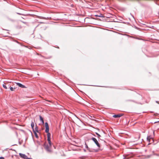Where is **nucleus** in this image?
Returning a JSON list of instances; mask_svg holds the SVG:
<instances>
[{
    "mask_svg": "<svg viewBox=\"0 0 159 159\" xmlns=\"http://www.w3.org/2000/svg\"><path fill=\"white\" fill-rule=\"evenodd\" d=\"M45 132L47 134V138L50 137L51 134L49 132V128L48 123L46 122L45 123Z\"/></svg>",
    "mask_w": 159,
    "mask_h": 159,
    "instance_id": "f257e3e1",
    "label": "nucleus"
},
{
    "mask_svg": "<svg viewBox=\"0 0 159 159\" xmlns=\"http://www.w3.org/2000/svg\"><path fill=\"white\" fill-rule=\"evenodd\" d=\"M43 146L46 151L48 152H51L52 151L51 149V147H50L46 142L44 143L43 144Z\"/></svg>",
    "mask_w": 159,
    "mask_h": 159,
    "instance_id": "f03ea898",
    "label": "nucleus"
},
{
    "mask_svg": "<svg viewBox=\"0 0 159 159\" xmlns=\"http://www.w3.org/2000/svg\"><path fill=\"white\" fill-rule=\"evenodd\" d=\"M91 139L92 140L94 143L95 144L98 148H100L101 145L99 143L98 141L95 138L92 137Z\"/></svg>",
    "mask_w": 159,
    "mask_h": 159,
    "instance_id": "7ed1b4c3",
    "label": "nucleus"
},
{
    "mask_svg": "<svg viewBox=\"0 0 159 159\" xmlns=\"http://www.w3.org/2000/svg\"><path fill=\"white\" fill-rule=\"evenodd\" d=\"M16 84L18 85L19 87L22 88H26V87L25 85L22 84L21 83L18 82H15Z\"/></svg>",
    "mask_w": 159,
    "mask_h": 159,
    "instance_id": "20e7f679",
    "label": "nucleus"
},
{
    "mask_svg": "<svg viewBox=\"0 0 159 159\" xmlns=\"http://www.w3.org/2000/svg\"><path fill=\"white\" fill-rule=\"evenodd\" d=\"M124 115L123 114H115L113 115L112 117L114 118H119Z\"/></svg>",
    "mask_w": 159,
    "mask_h": 159,
    "instance_id": "39448f33",
    "label": "nucleus"
},
{
    "mask_svg": "<svg viewBox=\"0 0 159 159\" xmlns=\"http://www.w3.org/2000/svg\"><path fill=\"white\" fill-rule=\"evenodd\" d=\"M20 156L22 158L24 159H26L27 156L24 154H23L21 153H19Z\"/></svg>",
    "mask_w": 159,
    "mask_h": 159,
    "instance_id": "423d86ee",
    "label": "nucleus"
},
{
    "mask_svg": "<svg viewBox=\"0 0 159 159\" xmlns=\"http://www.w3.org/2000/svg\"><path fill=\"white\" fill-rule=\"evenodd\" d=\"M32 130L33 132H36L39 133V130L38 129V127L36 124L35 125V128H34L32 129Z\"/></svg>",
    "mask_w": 159,
    "mask_h": 159,
    "instance_id": "0eeeda50",
    "label": "nucleus"
},
{
    "mask_svg": "<svg viewBox=\"0 0 159 159\" xmlns=\"http://www.w3.org/2000/svg\"><path fill=\"white\" fill-rule=\"evenodd\" d=\"M39 120L41 122L42 124L43 125L45 124L43 117L41 115H39Z\"/></svg>",
    "mask_w": 159,
    "mask_h": 159,
    "instance_id": "6e6552de",
    "label": "nucleus"
},
{
    "mask_svg": "<svg viewBox=\"0 0 159 159\" xmlns=\"http://www.w3.org/2000/svg\"><path fill=\"white\" fill-rule=\"evenodd\" d=\"M94 16L96 17H105V16L103 15L102 14L100 13L99 15H95Z\"/></svg>",
    "mask_w": 159,
    "mask_h": 159,
    "instance_id": "1a4fd4ad",
    "label": "nucleus"
},
{
    "mask_svg": "<svg viewBox=\"0 0 159 159\" xmlns=\"http://www.w3.org/2000/svg\"><path fill=\"white\" fill-rule=\"evenodd\" d=\"M125 102H132L136 103H137V102H136L135 100H131V99H128V100H125Z\"/></svg>",
    "mask_w": 159,
    "mask_h": 159,
    "instance_id": "9d476101",
    "label": "nucleus"
},
{
    "mask_svg": "<svg viewBox=\"0 0 159 159\" xmlns=\"http://www.w3.org/2000/svg\"><path fill=\"white\" fill-rule=\"evenodd\" d=\"M152 138L151 137V135L148 136L147 138V141L149 143L150 142V139Z\"/></svg>",
    "mask_w": 159,
    "mask_h": 159,
    "instance_id": "9b49d317",
    "label": "nucleus"
},
{
    "mask_svg": "<svg viewBox=\"0 0 159 159\" xmlns=\"http://www.w3.org/2000/svg\"><path fill=\"white\" fill-rule=\"evenodd\" d=\"M16 88H16L15 87H11V86H10L9 89H10V90L11 91H13L14 90V89H15Z\"/></svg>",
    "mask_w": 159,
    "mask_h": 159,
    "instance_id": "f8f14e48",
    "label": "nucleus"
},
{
    "mask_svg": "<svg viewBox=\"0 0 159 159\" xmlns=\"http://www.w3.org/2000/svg\"><path fill=\"white\" fill-rule=\"evenodd\" d=\"M34 124L33 122H32L31 124V126L32 129H33L34 128Z\"/></svg>",
    "mask_w": 159,
    "mask_h": 159,
    "instance_id": "ddd939ff",
    "label": "nucleus"
},
{
    "mask_svg": "<svg viewBox=\"0 0 159 159\" xmlns=\"http://www.w3.org/2000/svg\"><path fill=\"white\" fill-rule=\"evenodd\" d=\"M87 149L89 152H94V151H93L91 148H90L89 147L87 148Z\"/></svg>",
    "mask_w": 159,
    "mask_h": 159,
    "instance_id": "4468645a",
    "label": "nucleus"
},
{
    "mask_svg": "<svg viewBox=\"0 0 159 159\" xmlns=\"http://www.w3.org/2000/svg\"><path fill=\"white\" fill-rule=\"evenodd\" d=\"M2 87L5 89H7V87L6 84L4 83V84H2Z\"/></svg>",
    "mask_w": 159,
    "mask_h": 159,
    "instance_id": "2eb2a0df",
    "label": "nucleus"
},
{
    "mask_svg": "<svg viewBox=\"0 0 159 159\" xmlns=\"http://www.w3.org/2000/svg\"><path fill=\"white\" fill-rule=\"evenodd\" d=\"M33 133L34 134V135H35L36 138L38 139L39 138V136L37 134V132H34Z\"/></svg>",
    "mask_w": 159,
    "mask_h": 159,
    "instance_id": "dca6fc26",
    "label": "nucleus"
},
{
    "mask_svg": "<svg viewBox=\"0 0 159 159\" xmlns=\"http://www.w3.org/2000/svg\"><path fill=\"white\" fill-rule=\"evenodd\" d=\"M48 146H50V147H52V145L53 144L51 141H48Z\"/></svg>",
    "mask_w": 159,
    "mask_h": 159,
    "instance_id": "f3484780",
    "label": "nucleus"
},
{
    "mask_svg": "<svg viewBox=\"0 0 159 159\" xmlns=\"http://www.w3.org/2000/svg\"><path fill=\"white\" fill-rule=\"evenodd\" d=\"M95 134H96V135L97 136V137L99 138V137H101V136L100 134H99L97 132H95Z\"/></svg>",
    "mask_w": 159,
    "mask_h": 159,
    "instance_id": "a211bd4d",
    "label": "nucleus"
},
{
    "mask_svg": "<svg viewBox=\"0 0 159 159\" xmlns=\"http://www.w3.org/2000/svg\"><path fill=\"white\" fill-rule=\"evenodd\" d=\"M40 19H45V20H48V17H42V16H40Z\"/></svg>",
    "mask_w": 159,
    "mask_h": 159,
    "instance_id": "6ab92c4d",
    "label": "nucleus"
},
{
    "mask_svg": "<svg viewBox=\"0 0 159 159\" xmlns=\"http://www.w3.org/2000/svg\"><path fill=\"white\" fill-rule=\"evenodd\" d=\"M91 86H98V87H105V88H110V87H109L108 86H100L93 85H91Z\"/></svg>",
    "mask_w": 159,
    "mask_h": 159,
    "instance_id": "aec40b11",
    "label": "nucleus"
},
{
    "mask_svg": "<svg viewBox=\"0 0 159 159\" xmlns=\"http://www.w3.org/2000/svg\"><path fill=\"white\" fill-rule=\"evenodd\" d=\"M5 84L7 87V89H8V88L9 89L11 86L10 85L9 83H7Z\"/></svg>",
    "mask_w": 159,
    "mask_h": 159,
    "instance_id": "412c9836",
    "label": "nucleus"
},
{
    "mask_svg": "<svg viewBox=\"0 0 159 159\" xmlns=\"http://www.w3.org/2000/svg\"><path fill=\"white\" fill-rule=\"evenodd\" d=\"M134 27L135 29H137L138 30H140V28H139V27H137V26H135V25H134Z\"/></svg>",
    "mask_w": 159,
    "mask_h": 159,
    "instance_id": "4be33fe9",
    "label": "nucleus"
},
{
    "mask_svg": "<svg viewBox=\"0 0 159 159\" xmlns=\"http://www.w3.org/2000/svg\"><path fill=\"white\" fill-rule=\"evenodd\" d=\"M51 138L50 137H48L47 138V140L48 142V141H51Z\"/></svg>",
    "mask_w": 159,
    "mask_h": 159,
    "instance_id": "5701e85b",
    "label": "nucleus"
},
{
    "mask_svg": "<svg viewBox=\"0 0 159 159\" xmlns=\"http://www.w3.org/2000/svg\"><path fill=\"white\" fill-rule=\"evenodd\" d=\"M85 148L87 149V148H88L89 147L88 146V145L87 144V143H86V142H85Z\"/></svg>",
    "mask_w": 159,
    "mask_h": 159,
    "instance_id": "b1692460",
    "label": "nucleus"
},
{
    "mask_svg": "<svg viewBox=\"0 0 159 159\" xmlns=\"http://www.w3.org/2000/svg\"><path fill=\"white\" fill-rule=\"evenodd\" d=\"M93 151H94V152H98V149H93Z\"/></svg>",
    "mask_w": 159,
    "mask_h": 159,
    "instance_id": "393cba45",
    "label": "nucleus"
},
{
    "mask_svg": "<svg viewBox=\"0 0 159 159\" xmlns=\"http://www.w3.org/2000/svg\"><path fill=\"white\" fill-rule=\"evenodd\" d=\"M16 13L18 14V15H24V14H21V13H18V12H17Z\"/></svg>",
    "mask_w": 159,
    "mask_h": 159,
    "instance_id": "a878e982",
    "label": "nucleus"
},
{
    "mask_svg": "<svg viewBox=\"0 0 159 159\" xmlns=\"http://www.w3.org/2000/svg\"><path fill=\"white\" fill-rule=\"evenodd\" d=\"M123 156L124 157L123 159H128V158H126L124 155H123Z\"/></svg>",
    "mask_w": 159,
    "mask_h": 159,
    "instance_id": "bb28decb",
    "label": "nucleus"
},
{
    "mask_svg": "<svg viewBox=\"0 0 159 159\" xmlns=\"http://www.w3.org/2000/svg\"><path fill=\"white\" fill-rule=\"evenodd\" d=\"M22 141L21 142V141H19L18 143L19 144L21 145L22 144Z\"/></svg>",
    "mask_w": 159,
    "mask_h": 159,
    "instance_id": "cd10ccee",
    "label": "nucleus"
},
{
    "mask_svg": "<svg viewBox=\"0 0 159 159\" xmlns=\"http://www.w3.org/2000/svg\"><path fill=\"white\" fill-rule=\"evenodd\" d=\"M99 139H100V140H102V141H103V142H104V143H106V141H105V140H102V139H98V141H99Z\"/></svg>",
    "mask_w": 159,
    "mask_h": 159,
    "instance_id": "c85d7f7f",
    "label": "nucleus"
},
{
    "mask_svg": "<svg viewBox=\"0 0 159 159\" xmlns=\"http://www.w3.org/2000/svg\"><path fill=\"white\" fill-rule=\"evenodd\" d=\"M0 159H5L4 157H0Z\"/></svg>",
    "mask_w": 159,
    "mask_h": 159,
    "instance_id": "c756f323",
    "label": "nucleus"
},
{
    "mask_svg": "<svg viewBox=\"0 0 159 159\" xmlns=\"http://www.w3.org/2000/svg\"><path fill=\"white\" fill-rule=\"evenodd\" d=\"M26 159H33L32 158H29L28 157H27L26 158Z\"/></svg>",
    "mask_w": 159,
    "mask_h": 159,
    "instance_id": "7c9ffc66",
    "label": "nucleus"
},
{
    "mask_svg": "<svg viewBox=\"0 0 159 159\" xmlns=\"http://www.w3.org/2000/svg\"><path fill=\"white\" fill-rule=\"evenodd\" d=\"M126 24H127V25H131L130 23L129 22H126Z\"/></svg>",
    "mask_w": 159,
    "mask_h": 159,
    "instance_id": "2f4dec72",
    "label": "nucleus"
},
{
    "mask_svg": "<svg viewBox=\"0 0 159 159\" xmlns=\"http://www.w3.org/2000/svg\"><path fill=\"white\" fill-rule=\"evenodd\" d=\"M157 103H158V104H159V101H155Z\"/></svg>",
    "mask_w": 159,
    "mask_h": 159,
    "instance_id": "473e14b6",
    "label": "nucleus"
},
{
    "mask_svg": "<svg viewBox=\"0 0 159 159\" xmlns=\"http://www.w3.org/2000/svg\"><path fill=\"white\" fill-rule=\"evenodd\" d=\"M20 131H22L23 133H24L25 132V131L23 129H20Z\"/></svg>",
    "mask_w": 159,
    "mask_h": 159,
    "instance_id": "72a5a7b5",
    "label": "nucleus"
},
{
    "mask_svg": "<svg viewBox=\"0 0 159 159\" xmlns=\"http://www.w3.org/2000/svg\"><path fill=\"white\" fill-rule=\"evenodd\" d=\"M151 156V155H148L147 156V157L148 158H149Z\"/></svg>",
    "mask_w": 159,
    "mask_h": 159,
    "instance_id": "f704fd0d",
    "label": "nucleus"
},
{
    "mask_svg": "<svg viewBox=\"0 0 159 159\" xmlns=\"http://www.w3.org/2000/svg\"><path fill=\"white\" fill-rule=\"evenodd\" d=\"M11 150H12V151H16V150H15V149H12V148H11L10 149Z\"/></svg>",
    "mask_w": 159,
    "mask_h": 159,
    "instance_id": "c9c22d12",
    "label": "nucleus"
},
{
    "mask_svg": "<svg viewBox=\"0 0 159 159\" xmlns=\"http://www.w3.org/2000/svg\"><path fill=\"white\" fill-rule=\"evenodd\" d=\"M154 26H151V28H152V29H153V28H154Z\"/></svg>",
    "mask_w": 159,
    "mask_h": 159,
    "instance_id": "e433bc0d",
    "label": "nucleus"
},
{
    "mask_svg": "<svg viewBox=\"0 0 159 159\" xmlns=\"http://www.w3.org/2000/svg\"><path fill=\"white\" fill-rule=\"evenodd\" d=\"M71 7H74V5H73V4H71Z\"/></svg>",
    "mask_w": 159,
    "mask_h": 159,
    "instance_id": "4c0bfd02",
    "label": "nucleus"
},
{
    "mask_svg": "<svg viewBox=\"0 0 159 159\" xmlns=\"http://www.w3.org/2000/svg\"><path fill=\"white\" fill-rule=\"evenodd\" d=\"M154 155H156L157 156H159V155L158 154H155Z\"/></svg>",
    "mask_w": 159,
    "mask_h": 159,
    "instance_id": "58836bf2",
    "label": "nucleus"
},
{
    "mask_svg": "<svg viewBox=\"0 0 159 159\" xmlns=\"http://www.w3.org/2000/svg\"><path fill=\"white\" fill-rule=\"evenodd\" d=\"M40 130H39V133H38L39 134H41V132H40Z\"/></svg>",
    "mask_w": 159,
    "mask_h": 159,
    "instance_id": "ea45409f",
    "label": "nucleus"
},
{
    "mask_svg": "<svg viewBox=\"0 0 159 159\" xmlns=\"http://www.w3.org/2000/svg\"><path fill=\"white\" fill-rule=\"evenodd\" d=\"M83 150H84V152H86V150L85 149H83Z\"/></svg>",
    "mask_w": 159,
    "mask_h": 159,
    "instance_id": "a19ab883",
    "label": "nucleus"
},
{
    "mask_svg": "<svg viewBox=\"0 0 159 159\" xmlns=\"http://www.w3.org/2000/svg\"><path fill=\"white\" fill-rule=\"evenodd\" d=\"M130 15H131V16H132V17L134 19V17L133 15H132L130 13Z\"/></svg>",
    "mask_w": 159,
    "mask_h": 159,
    "instance_id": "79ce46f5",
    "label": "nucleus"
},
{
    "mask_svg": "<svg viewBox=\"0 0 159 159\" xmlns=\"http://www.w3.org/2000/svg\"><path fill=\"white\" fill-rule=\"evenodd\" d=\"M159 122V121H155V122H154V124H155V123H157V122Z\"/></svg>",
    "mask_w": 159,
    "mask_h": 159,
    "instance_id": "37998d69",
    "label": "nucleus"
},
{
    "mask_svg": "<svg viewBox=\"0 0 159 159\" xmlns=\"http://www.w3.org/2000/svg\"><path fill=\"white\" fill-rule=\"evenodd\" d=\"M17 145L16 144H14L12 145L11 146H15V145Z\"/></svg>",
    "mask_w": 159,
    "mask_h": 159,
    "instance_id": "c03bdc74",
    "label": "nucleus"
},
{
    "mask_svg": "<svg viewBox=\"0 0 159 159\" xmlns=\"http://www.w3.org/2000/svg\"><path fill=\"white\" fill-rule=\"evenodd\" d=\"M121 23H124V24H126V22H121Z\"/></svg>",
    "mask_w": 159,
    "mask_h": 159,
    "instance_id": "a18cd8bd",
    "label": "nucleus"
},
{
    "mask_svg": "<svg viewBox=\"0 0 159 159\" xmlns=\"http://www.w3.org/2000/svg\"><path fill=\"white\" fill-rule=\"evenodd\" d=\"M29 131H30V132L31 133V134H32V132L31 130H29Z\"/></svg>",
    "mask_w": 159,
    "mask_h": 159,
    "instance_id": "49530a36",
    "label": "nucleus"
},
{
    "mask_svg": "<svg viewBox=\"0 0 159 159\" xmlns=\"http://www.w3.org/2000/svg\"><path fill=\"white\" fill-rule=\"evenodd\" d=\"M75 1H76V2H78V0H74Z\"/></svg>",
    "mask_w": 159,
    "mask_h": 159,
    "instance_id": "de8ad7c7",
    "label": "nucleus"
},
{
    "mask_svg": "<svg viewBox=\"0 0 159 159\" xmlns=\"http://www.w3.org/2000/svg\"><path fill=\"white\" fill-rule=\"evenodd\" d=\"M93 136H96L95 135H94V134H93Z\"/></svg>",
    "mask_w": 159,
    "mask_h": 159,
    "instance_id": "09e8293b",
    "label": "nucleus"
},
{
    "mask_svg": "<svg viewBox=\"0 0 159 159\" xmlns=\"http://www.w3.org/2000/svg\"><path fill=\"white\" fill-rule=\"evenodd\" d=\"M40 23H43V22H41Z\"/></svg>",
    "mask_w": 159,
    "mask_h": 159,
    "instance_id": "8fccbe9b",
    "label": "nucleus"
},
{
    "mask_svg": "<svg viewBox=\"0 0 159 159\" xmlns=\"http://www.w3.org/2000/svg\"><path fill=\"white\" fill-rule=\"evenodd\" d=\"M53 146V147H54V148H55V147H54V146Z\"/></svg>",
    "mask_w": 159,
    "mask_h": 159,
    "instance_id": "3c124183",
    "label": "nucleus"
},
{
    "mask_svg": "<svg viewBox=\"0 0 159 159\" xmlns=\"http://www.w3.org/2000/svg\"><path fill=\"white\" fill-rule=\"evenodd\" d=\"M23 146H24H24H25V145H23Z\"/></svg>",
    "mask_w": 159,
    "mask_h": 159,
    "instance_id": "603ef678",
    "label": "nucleus"
},
{
    "mask_svg": "<svg viewBox=\"0 0 159 159\" xmlns=\"http://www.w3.org/2000/svg\"><path fill=\"white\" fill-rule=\"evenodd\" d=\"M151 112L152 113V112H153L152 111H151Z\"/></svg>",
    "mask_w": 159,
    "mask_h": 159,
    "instance_id": "864d4df0",
    "label": "nucleus"
}]
</instances>
